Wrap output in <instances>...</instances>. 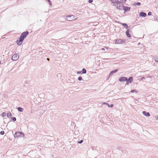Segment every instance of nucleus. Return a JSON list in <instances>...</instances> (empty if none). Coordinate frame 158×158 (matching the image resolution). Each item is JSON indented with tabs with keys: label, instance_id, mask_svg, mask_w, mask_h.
<instances>
[{
	"label": "nucleus",
	"instance_id": "f257e3e1",
	"mask_svg": "<svg viewBox=\"0 0 158 158\" xmlns=\"http://www.w3.org/2000/svg\"><path fill=\"white\" fill-rule=\"evenodd\" d=\"M15 138L18 137H22L24 136V134L22 132L15 131V134L14 135Z\"/></svg>",
	"mask_w": 158,
	"mask_h": 158
},
{
	"label": "nucleus",
	"instance_id": "f03ea898",
	"mask_svg": "<svg viewBox=\"0 0 158 158\" xmlns=\"http://www.w3.org/2000/svg\"><path fill=\"white\" fill-rule=\"evenodd\" d=\"M115 44H124L126 40L122 39H116L114 40Z\"/></svg>",
	"mask_w": 158,
	"mask_h": 158
},
{
	"label": "nucleus",
	"instance_id": "7ed1b4c3",
	"mask_svg": "<svg viewBox=\"0 0 158 158\" xmlns=\"http://www.w3.org/2000/svg\"><path fill=\"white\" fill-rule=\"evenodd\" d=\"M124 5L123 3L119 1L118 3L116 4V8L117 9L122 10H123Z\"/></svg>",
	"mask_w": 158,
	"mask_h": 158
},
{
	"label": "nucleus",
	"instance_id": "20e7f679",
	"mask_svg": "<svg viewBox=\"0 0 158 158\" xmlns=\"http://www.w3.org/2000/svg\"><path fill=\"white\" fill-rule=\"evenodd\" d=\"M29 31H27L22 33L20 37L24 40L25 38L29 34Z\"/></svg>",
	"mask_w": 158,
	"mask_h": 158
},
{
	"label": "nucleus",
	"instance_id": "39448f33",
	"mask_svg": "<svg viewBox=\"0 0 158 158\" xmlns=\"http://www.w3.org/2000/svg\"><path fill=\"white\" fill-rule=\"evenodd\" d=\"M66 19L68 21H71L74 20L75 16L73 15H69L66 16Z\"/></svg>",
	"mask_w": 158,
	"mask_h": 158
},
{
	"label": "nucleus",
	"instance_id": "423d86ee",
	"mask_svg": "<svg viewBox=\"0 0 158 158\" xmlns=\"http://www.w3.org/2000/svg\"><path fill=\"white\" fill-rule=\"evenodd\" d=\"M19 57V55L18 53L15 54L13 55L11 57V60L13 61L17 60Z\"/></svg>",
	"mask_w": 158,
	"mask_h": 158
},
{
	"label": "nucleus",
	"instance_id": "0eeeda50",
	"mask_svg": "<svg viewBox=\"0 0 158 158\" xmlns=\"http://www.w3.org/2000/svg\"><path fill=\"white\" fill-rule=\"evenodd\" d=\"M24 40L21 37H20L19 39L17 40L16 41V44L18 45H22L23 43V41Z\"/></svg>",
	"mask_w": 158,
	"mask_h": 158
},
{
	"label": "nucleus",
	"instance_id": "6e6552de",
	"mask_svg": "<svg viewBox=\"0 0 158 158\" xmlns=\"http://www.w3.org/2000/svg\"><path fill=\"white\" fill-rule=\"evenodd\" d=\"M133 81V78L132 77H130L128 78H127V80L126 81V85H128L129 83H131Z\"/></svg>",
	"mask_w": 158,
	"mask_h": 158
},
{
	"label": "nucleus",
	"instance_id": "1a4fd4ad",
	"mask_svg": "<svg viewBox=\"0 0 158 158\" xmlns=\"http://www.w3.org/2000/svg\"><path fill=\"white\" fill-rule=\"evenodd\" d=\"M127 77H119L118 81L120 82L126 81Z\"/></svg>",
	"mask_w": 158,
	"mask_h": 158
},
{
	"label": "nucleus",
	"instance_id": "9d476101",
	"mask_svg": "<svg viewBox=\"0 0 158 158\" xmlns=\"http://www.w3.org/2000/svg\"><path fill=\"white\" fill-rule=\"evenodd\" d=\"M123 6V10H124V13L130 11L131 9V8L129 7L125 6L124 5Z\"/></svg>",
	"mask_w": 158,
	"mask_h": 158
},
{
	"label": "nucleus",
	"instance_id": "9b49d317",
	"mask_svg": "<svg viewBox=\"0 0 158 158\" xmlns=\"http://www.w3.org/2000/svg\"><path fill=\"white\" fill-rule=\"evenodd\" d=\"M118 23L119 24H121L124 27L127 29H130L129 27L128 26L127 24L126 23H122L120 22H118Z\"/></svg>",
	"mask_w": 158,
	"mask_h": 158
},
{
	"label": "nucleus",
	"instance_id": "f8f14e48",
	"mask_svg": "<svg viewBox=\"0 0 158 158\" xmlns=\"http://www.w3.org/2000/svg\"><path fill=\"white\" fill-rule=\"evenodd\" d=\"M147 14L146 13L141 12L139 13V16L140 17H145L146 16Z\"/></svg>",
	"mask_w": 158,
	"mask_h": 158
},
{
	"label": "nucleus",
	"instance_id": "ddd939ff",
	"mask_svg": "<svg viewBox=\"0 0 158 158\" xmlns=\"http://www.w3.org/2000/svg\"><path fill=\"white\" fill-rule=\"evenodd\" d=\"M130 29H128L126 31V34L128 38H130L131 37V36L129 33Z\"/></svg>",
	"mask_w": 158,
	"mask_h": 158
},
{
	"label": "nucleus",
	"instance_id": "4468645a",
	"mask_svg": "<svg viewBox=\"0 0 158 158\" xmlns=\"http://www.w3.org/2000/svg\"><path fill=\"white\" fill-rule=\"evenodd\" d=\"M118 71V69H114V70H113L111 71L110 72V73H109V75L110 76H111L112 75H113V74H114L116 72H117Z\"/></svg>",
	"mask_w": 158,
	"mask_h": 158
},
{
	"label": "nucleus",
	"instance_id": "2eb2a0df",
	"mask_svg": "<svg viewBox=\"0 0 158 158\" xmlns=\"http://www.w3.org/2000/svg\"><path fill=\"white\" fill-rule=\"evenodd\" d=\"M142 113L143 115L147 117H149L150 115L149 112H147L145 111H143Z\"/></svg>",
	"mask_w": 158,
	"mask_h": 158
},
{
	"label": "nucleus",
	"instance_id": "dca6fc26",
	"mask_svg": "<svg viewBox=\"0 0 158 158\" xmlns=\"http://www.w3.org/2000/svg\"><path fill=\"white\" fill-rule=\"evenodd\" d=\"M103 104L107 105L109 107L112 108L114 106V105L113 104H111L110 105L108 103L106 102L103 103Z\"/></svg>",
	"mask_w": 158,
	"mask_h": 158
},
{
	"label": "nucleus",
	"instance_id": "f3484780",
	"mask_svg": "<svg viewBox=\"0 0 158 158\" xmlns=\"http://www.w3.org/2000/svg\"><path fill=\"white\" fill-rule=\"evenodd\" d=\"M12 115L10 111L8 112L7 114V116L8 118H10Z\"/></svg>",
	"mask_w": 158,
	"mask_h": 158
},
{
	"label": "nucleus",
	"instance_id": "a211bd4d",
	"mask_svg": "<svg viewBox=\"0 0 158 158\" xmlns=\"http://www.w3.org/2000/svg\"><path fill=\"white\" fill-rule=\"evenodd\" d=\"M17 109L20 112H22L24 110L23 108L21 107H18L17 108Z\"/></svg>",
	"mask_w": 158,
	"mask_h": 158
},
{
	"label": "nucleus",
	"instance_id": "6ab92c4d",
	"mask_svg": "<svg viewBox=\"0 0 158 158\" xmlns=\"http://www.w3.org/2000/svg\"><path fill=\"white\" fill-rule=\"evenodd\" d=\"M82 74H85L86 73L87 71L85 68H83L81 71Z\"/></svg>",
	"mask_w": 158,
	"mask_h": 158
},
{
	"label": "nucleus",
	"instance_id": "aec40b11",
	"mask_svg": "<svg viewBox=\"0 0 158 158\" xmlns=\"http://www.w3.org/2000/svg\"><path fill=\"white\" fill-rule=\"evenodd\" d=\"M130 92L132 93L135 92L136 93H137L138 92V91H137L136 89H134L131 90L130 91Z\"/></svg>",
	"mask_w": 158,
	"mask_h": 158
},
{
	"label": "nucleus",
	"instance_id": "412c9836",
	"mask_svg": "<svg viewBox=\"0 0 158 158\" xmlns=\"http://www.w3.org/2000/svg\"><path fill=\"white\" fill-rule=\"evenodd\" d=\"M141 5V3L140 2H135L134 4V5L135 6L137 5L138 6H140Z\"/></svg>",
	"mask_w": 158,
	"mask_h": 158
},
{
	"label": "nucleus",
	"instance_id": "4be33fe9",
	"mask_svg": "<svg viewBox=\"0 0 158 158\" xmlns=\"http://www.w3.org/2000/svg\"><path fill=\"white\" fill-rule=\"evenodd\" d=\"M6 113L5 112H4L2 113V114H1V116L2 117H4L6 116Z\"/></svg>",
	"mask_w": 158,
	"mask_h": 158
},
{
	"label": "nucleus",
	"instance_id": "5701e85b",
	"mask_svg": "<svg viewBox=\"0 0 158 158\" xmlns=\"http://www.w3.org/2000/svg\"><path fill=\"white\" fill-rule=\"evenodd\" d=\"M11 120L13 121H15L16 120V118L15 117H11Z\"/></svg>",
	"mask_w": 158,
	"mask_h": 158
},
{
	"label": "nucleus",
	"instance_id": "b1692460",
	"mask_svg": "<svg viewBox=\"0 0 158 158\" xmlns=\"http://www.w3.org/2000/svg\"><path fill=\"white\" fill-rule=\"evenodd\" d=\"M154 59L156 62L158 63V57L157 56L155 57Z\"/></svg>",
	"mask_w": 158,
	"mask_h": 158
},
{
	"label": "nucleus",
	"instance_id": "393cba45",
	"mask_svg": "<svg viewBox=\"0 0 158 158\" xmlns=\"http://www.w3.org/2000/svg\"><path fill=\"white\" fill-rule=\"evenodd\" d=\"M82 79V77L81 76H80L78 78V80L79 81H81Z\"/></svg>",
	"mask_w": 158,
	"mask_h": 158
},
{
	"label": "nucleus",
	"instance_id": "a878e982",
	"mask_svg": "<svg viewBox=\"0 0 158 158\" xmlns=\"http://www.w3.org/2000/svg\"><path fill=\"white\" fill-rule=\"evenodd\" d=\"M5 133V132L4 131H1L0 132V134L1 135H3Z\"/></svg>",
	"mask_w": 158,
	"mask_h": 158
},
{
	"label": "nucleus",
	"instance_id": "bb28decb",
	"mask_svg": "<svg viewBox=\"0 0 158 158\" xmlns=\"http://www.w3.org/2000/svg\"><path fill=\"white\" fill-rule=\"evenodd\" d=\"M153 19L154 20H157V21H158V18L156 16H154L153 17Z\"/></svg>",
	"mask_w": 158,
	"mask_h": 158
},
{
	"label": "nucleus",
	"instance_id": "cd10ccee",
	"mask_svg": "<svg viewBox=\"0 0 158 158\" xmlns=\"http://www.w3.org/2000/svg\"><path fill=\"white\" fill-rule=\"evenodd\" d=\"M140 78L141 80H142L143 79H145V77H141L140 76Z\"/></svg>",
	"mask_w": 158,
	"mask_h": 158
},
{
	"label": "nucleus",
	"instance_id": "c85d7f7f",
	"mask_svg": "<svg viewBox=\"0 0 158 158\" xmlns=\"http://www.w3.org/2000/svg\"><path fill=\"white\" fill-rule=\"evenodd\" d=\"M83 140H81L80 141L78 142V143L80 144L81 143L83 142Z\"/></svg>",
	"mask_w": 158,
	"mask_h": 158
},
{
	"label": "nucleus",
	"instance_id": "c756f323",
	"mask_svg": "<svg viewBox=\"0 0 158 158\" xmlns=\"http://www.w3.org/2000/svg\"><path fill=\"white\" fill-rule=\"evenodd\" d=\"M93 1V0H89L88 2L89 3H92Z\"/></svg>",
	"mask_w": 158,
	"mask_h": 158
},
{
	"label": "nucleus",
	"instance_id": "7c9ffc66",
	"mask_svg": "<svg viewBox=\"0 0 158 158\" xmlns=\"http://www.w3.org/2000/svg\"><path fill=\"white\" fill-rule=\"evenodd\" d=\"M152 15V13L151 12H149L148 13V16H150V15Z\"/></svg>",
	"mask_w": 158,
	"mask_h": 158
},
{
	"label": "nucleus",
	"instance_id": "2f4dec72",
	"mask_svg": "<svg viewBox=\"0 0 158 158\" xmlns=\"http://www.w3.org/2000/svg\"><path fill=\"white\" fill-rule=\"evenodd\" d=\"M77 74H82L81 71H78L77 72Z\"/></svg>",
	"mask_w": 158,
	"mask_h": 158
},
{
	"label": "nucleus",
	"instance_id": "473e14b6",
	"mask_svg": "<svg viewBox=\"0 0 158 158\" xmlns=\"http://www.w3.org/2000/svg\"><path fill=\"white\" fill-rule=\"evenodd\" d=\"M48 2L49 3L50 5H52L51 2L50 0H47Z\"/></svg>",
	"mask_w": 158,
	"mask_h": 158
},
{
	"label": "nucleus",
	"instance_id": "72a5a7b5",
	"mask_svg": "<svg viewBox=\"0 0 158 158\" xmlns=\"http://www.w3.org/2000/svg\"><path fill=\"white\" fill-rule=\"evenodd\" d=\"M121 2H125L127 0H120Z\"/></svg>",
	"mask_w": 158,
	"mask_h": 158
},
{
	"label": "nucleus",
	"instance_id": "f704fd0d",
	"mask_svg": "<svg viewBox=\"0 0 158 158\" xmlns=\"http://www.w3.org/2000/svg\"><path fill=\"white\" fill-rule=\"evenodd\" d=\"M155 119L156 120H158V115L157 116H156L155 117Z\"/></svg>",
	"mask_w": 158,
	"mask_h": 158
},
{
	"label": "nucleus",
	"instance_id": "c9c22d12",
	"mask_svg": "<svg viewBox=\"0 0 158 158\" xmlns=\"http://www.w3.org/2000/svg\"><path fill=\"white\" fill-rule=\"evenodd\" d=\"M117 149L119 150H120L122 149V148L121 147H118L117 148Z\"/></svg>",
	"mask_w": 158,
	"mask_h": 158
},
{
	"label": "nucleus",
	"instance_id": "e433bc0d",
	"mask_svg": "<svg viewBox=\"0 0 158 158\" xmlns=\"http://www.w3.org/2000/svg\"><path fill=\"white\" fill-rule=\"evenodd\" d=\"M110 76L109 75L107 77V80L109 79L110 78Z\"/></svg>",
	"mask_w": 158,
	"mask_h": 158
},
{
	"label": "nucleus",
	"instance_id": "4c0bfd02",
	"mask_svg": "<svg viewBox=\"0 0 158 158\" xmlns=\"http://www.w3.org/2000/svg\"><path fill=\"white\" fill-rule=\"evenodd\" d=\"M102 50H105V49L104 48H102Z\"/></svg>",
	"mask_w": 158,
	"mask_h": 158
},
{
	"label": "nucleus",
	"instance_id": "58836bf2",
	"mask_svg": "<svg viewBox=\"0 0 158 158\" xmlns=\"http://www.w3.org/2000/svg\"><path fill=\"white\" fill-rule=\"evenodd\" d=\"M47 60H48V61H49V60H50V59H49V58H47Z\"/></svg>",
	"mask_w": 158,
	"mask_h": 158
},
{
	"label": "nucleus",
	"instance_id": "ea45409f",
	"mask_svg": "<svg viewBox=\"0 0 158 158\" xmlns=\"http://www.w3.org/2000/svg\"><path fill=\"white\" fill-rule=\"evenodd\" d=\"M105 48H106V49L108 48V47H105Z\"/></svg>",
	"mask_w": 158,
	"mask_h": 158
},
{
	"label": "nucleus",
	"instance_id": "a19ab883",
	"mask_svg": "<svg viewBox=\"0 0 158 158\" xmlns=\"http://www.w3.org/2000/svg\"><path fill=\"white\" fill-rule=\"evenodd\" d=\"M140 44V43H138V45H139V44Z\"/></svg>",
	"mask_w": 158,
	"mask_h": 158
}]
</instances>
